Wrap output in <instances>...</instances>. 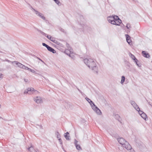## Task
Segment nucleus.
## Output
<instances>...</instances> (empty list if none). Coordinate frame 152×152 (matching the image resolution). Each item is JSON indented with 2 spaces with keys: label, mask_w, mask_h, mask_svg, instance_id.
<instances>
[{
  "label": "nucleus",
  "mask_w": 152,
  "mask_h": 152,
  "mask_svg": "<svg viewBox=\"0 0 152 152\" xmlns=\"http://www.w3.org/2000/svg\"><path fill=\"white\" fill-rule=\"evenodd\" d=\"M84 63L90 68L96 74L98 73V68L95 62L91 58H85L84 60Z\"/></svg>",
  "instance_id": "1"
},
{
  "label": "nucleus",
  "mask_w": 152,
  "mask_h": 152,
  "mask_svg": "<svg viewBox=\"0 0 152 152\" xmlns=\"http://www.w3.org/2000/svg\"><path fill=\"white\" fill-rule=\"evenodd\" d=\"M119 143L122 146L125 148L126 147L128 146V148L130 147V145L128 142L126 141L123 138H120L118 139Z\"/></svg>",
  "instance_id": "2"
},
{
  "label": "nucleus",
  "mask_w": 152,
  "mask_h": 152,
  "mask_svg": "<svg viewBox=\"0 0 152 152\" xmlns=\"http://www.w3.org/2000/svg\"><path fill=\"white\" fill-rule=\"evenodd\" d=\"M37 31L39 32L41 34H42V35L45 36V37H46L47 38H48L49 39L50 41H52V40L53 39H54V37H52L50 35H47V34L45 33L44 32L42 31L39 30H38Z\"/></svg>",
  "instance_id": "3"
},
{
  "label": "nucleus",
  "mask_w": 152,
  "mask_h": 152,
  "mask_svg": "<svg viewBox=\"0 0 152 152\" xmlns=\"http://www.w3.org/2000/svg\"><path fill=\"white\" fill-rule=\"evenodd\" d=\"M130 103L136 110L139 111L140 110V108L134 101H130Z\"/></svg>",
  "instance_id": "4"
},
{
  "label": "nucleus",
  "mask_w": 152,
  "mask_h": 152,
  "mask_svg": "<svg viewBox=\"0 0 152 152\" xmlns=\"http://www.w3.org/2000/svg\"><path fill=\"white\" fill-rule=\"evenodd\" d=\"M92 108L97 114L99 115L102 114V113L101 110L96 106H95V107H93Z\"/></svg>",
  "instance_id": "5"
},
{
  "label": "nucleus",
  "mask_w": 152,
  "mask_h": 152,
  "mask_svg": "<svg viewBox=\"0 0 152 152\" xmlns=\"http://www.w3.org/2000/svg\"><path fill=\"white\" fill-rule=\"evenodd\" d=\"M34 101L37 104H39L42 102V98L40 96H37L34 98Z\"/></svg>",
  "instance_id": "6"
},
{
  "label": "nucleus",
  "mask_w": 152,
  "mask_h": 152,
  "mask_svg": "<svg viewBox=\"0 0 152 152\" xmlns=\"http://www.w3.org/2000/svg\"><path fill=\"white\" fill-rule=\"evenodd\" d=\"M35 14L43 20H45V18L44 16L43 15L37 11H35Z\"/></svg>",
  "instance_id": "7"
},
{
  "label": "nucleus",
  "mask_w": 152,
  "mask_h": 152,
  "mask_svg": "<svg viewBox=\"0 0 152 152\" xmlns=\"http://www.w3.org/2000/svg\"><path fill=\"white\" fill-rule=\"evenodd\" d=\"M125 36L126 38L127 42L129 45H131L132 40L131 39L130 37L128 34H125Z\"/></svg>",
  "instance_id": "8"
},
{
  "label": "nucleus",
  "mask_w": 152,
  "mask_h": 152,
  "mask_svg": "<svg viewBox=\"0 0 152 152\" xmlns=\"http://www.w3.org/2000/svg\"><path fill=\"white\" fill-rule=\"evenodd\" d=\"M142 55L144 57L148 58L150 56L149 53H147L145 51H143L142 52Z\"/></svg>",
  "instance_id": "9"
},
{
  "label": "nucleus",
  "mask_w": 152,
  "mask_h": 152,
  "mask_svg": "<svg viewBox=\"0 0 152 152\" xmlns=\"http://www.w3.org/2000/svg\"><path fill=\"white\" fill-rule=\"evenodd\" d=\"M64 136L67 140H70V136L69 135V133L68 132L64 134Z\"/></svg>",
  "instance_id": "10"
},
{
  "label": "nucleus",
  "mask_w": 152,
  "mask_h": 152,
  "mask_svg": "<svg viewBox=\"0 0 152 152\" xmlns=\"http://www.w3.org/2000/svg\"><path fill=\"white\" fill-rule=\"evenodd\" d=\"M14 63H15V64L17 65L20 68H22V67L23 66V64L17 61H14L12 62V63L13 64Z\"/></svg>",
  "instance_id": "11"
},
{
  "label": "nucleus",
  "mask_w": 152,
  "mask_h": 152,
  "mask_svg": "<svg viewBox=\"0 0 152 152\" xmlns=\"http://www.w3.org/2000/svg\"><path fill=\"white\" fill-rule=\"evenodd\" d=\"M48 50L51 52H52L53 53H56V50L51 47L49 46L48 48H47Z\"/></svg>",
  "instance_id": "12"
},
{
  "label": "nucleus",
  "mask_w": 152,
  "mask_h": 152,
  "mask_svg": "<svg viewBox=\"0 0 152 152\" xmlns=\"http://www.w3.org/2000/svg\"><path fill=\"white\" fill-rule=\"evenodd\" d=\"M126 149H127V150L129 151L130 150V152H135L134 149L132 148L131 146V145H130V147H129V148H128V146L126 147L125 148Z\"/></svg>",
  "instance_id": "13"
},
{
  "label": "nucleus",
  "mask_w": 152,
  "mask_h": 152,
  "mask_svg": "<svg viewBox=\"0 0 152 152\" xmlns=\"http://www.w3.org/2000/svg\"><path fill=\"white\" fill-rule=\"evenodd\" d=\"M140 115L141 117L145 120H146V119H147V115L144 113H142V114H141V115Z\"/></svg>",
  "instance_id": "14"
},
{
  "label": "nucleus",
  "mask_w": 152,
  "mask_h": 152,
  "mask_svg": "<svg viewBox=\"0 0 152 152\" xmlns=\"http://www.w3.org/2000/svg\"><path fill=\"white\" fill-rule=\"evenodd\" d=\"M65 53L67 55L69 56V57L72 58V57L70 55V51L69 50H65Z\"/></svg>",
  "instance_id": "15"
},
{
  "label": "nucleus",
  "mask_w": 152,
  "mask_h": 152,
  "mask_svg": "<svg viewBox=\"0 0 152 152\" xmlns=\"http://www.w3.org/2000/svg\"><path fill=\"white\" fill-rule=\"evenodd\" d=\"M116 22L117 21L114 20H111V21L110 23L112 24L115 25H118V24Z\"/></svg>",
  "instance_id": "16"
},
{
  "label": "nucleus",
  "mask_w": 152,
  "mask_h": 152,
  "mask_svg": "<svg viewBox=\"0 0 152 152\" xmlns=\"http://www.w3.org/2000/svg\"><path fill=\"white\" fill-rule=\"evenodd\" d=\"M51 41L57 45H59L60 44L59 42L55 38H54V39L52 40Z\"/></svg>",
  "instance_id": "17"
},
{
  "label": "nucleus",
  "mask_w": 152,
  "mask_h": 152,
  "mask_svg": "<svg viewBox=\"0 0 152 152\" xmlns=\"http://www.w3.org/2000/svg\"><path fill=\"white\" fill-rule=\"evenodd\" d=\"M51 41L57 45H59L60 44L59 42L55 38H54V39L52 40Z\"/></svg>",
  "instance_id": "18"
},
{
  "label": "nucleus",
  "mask_w": 152,
  "mask_h": 152,
  "mask_svg": "<svg viewBox=\"0 0 152 152\" xmlns=\"http://www.w3.org/2000/svg\"><path fill=\"white\" fill-rule=\"evenodd\" d=\"M75 146L77 150H82L81 148L80 145L77 144L75 145Z\"/></svg>",
  "instance_id": "19"
},
{
  "label": "nucleus",
  "mask_w": 152,
  "mask_h": 152,
  "mask_svg": "<svg viewBox=\"0 0 152 152\" xmlns=\"http://www.w3.org/2000/svg\"><path fill=\"white\" fill-rule=\"evenodd\" d=\"M34 150V148L33 147V145H31V146L28 148V150L30 152H32Z\"/></svg>",
  "instance_id": "20"
},
{
  "label": "nucleus",
  "mask_w": 152,
  "mask_h": 152,
  "mask_svg": "<svg viewBox=\"0 0 152 152\" xmlns=\"http://www.w3.org/2000/svg\"><path fill=\"white\" fill-rule=\"evenodd\" d=\"M131 56V58H132V59H133L134 61L136 60V61H137V59L136 58L135 56L134 55L131 53V56Z\"/></svg>",
  "instance_id": "21"
},
{
  "label": "nucleus",
  "mask_w": 152,
  "mask_h": 152,
  "mask_svg": "<svg viewBox=\"0 0 152 152\" xmlns=\"http://www.w3.org/2000/svg\"><path fill=\"white\" fill-rule=\"evenodd\" d=\"M89 103L90 104L92 108H93V107H95L96 106L91 100L90 101Z\"/></svg>",
  "instance_id": "22"
},
{
  "label": "nucleus",
  "mask_w": 152,
  "mask_h": 152,
  "mask_svg": "<svg viewBox=\"0 0 152 152\" xmlns=\"http://www.w3.org/2000/svg\"><path fill=\"white\" fill-rule=\"evenodd\" d=\"M134 61L136 63V64L137 66L139 67H140L141 66L140 63L138 60L137 61H136V60Z\"/></svg>",
  "instance_id": "23"
},
{
  "label": "nucleus",
  "mask_w": 152,
  "mask_h": 152,
  "mask_svg": "<svg viewBox=\"0 0 152 152\" xmlns=\"http://www.w3.org/2000/svg\"><path fill=\"white\" fill-rule=\"evenodd\" d=\"M125 77L124 76H123L121 77V84H123L125 81Z\"/></svg>",
  "instance_id": "24"
},
{
  "label": "nucleus",
  "mask_w": 152,
  "mask_h": 152,
  "mask_svg": "<svg viewBox=\"0 0 152 152\" xmlns=\"http://www.w3.org/2000/svg\"><path fill=\"white\" fill-rule=\"evenodd\" d=\"M113 17V20L117 21L119 18L117 16V15H114Z\"/></svg>",
  "instance_id": "25"
},
{
  "label": "nucleus",
  "mask_w": 152,
  "mask_h": 152,
  "mask_svg": "<svg viewBox=\"0 0 152 152\" xmlns=\"http://www.w3.org/2000/svg\"><path fill=\"white\" fill-rule=\"evenodd\" d=\"M28 91L29 92L31 93V91H34V89L33 88H28Z\"/></svg>",
  "instance_id": "26"
},
{
  "label": "nucleus",
  "mask_w": 152,
  "mask_h": 152,
  "mask_svg": "<svg viewBox=\"0 0 152 152\" xmlns=\"http://www.w3.org/2000/svg\"><path fill=\"white\" fill-rule=\"evenodd\" d=\"M59 142L60 143V144L61 145V147L63 148V149H64V148L63 147V146L62 145V141L61 140V139L60 138H59L58 139Z\"/></svg>",
  "instance_id": "27"
},
{
  "label": "nucleus",
  "mask_w": 152,
  "mask_h": 152,
  "mask_svg": "<svg viewBox=\"0 0 152 152\" xmlns=\"http://www.w3.org/2000/svg\"><path fill=\"white\" fill-rule=\"evenodd\" d=\"M56 135H57V138L58 139L59 138H60L61 137V136L59 133V132L58 131H56Z\"/></svg>",
  "instance_id": "28"
},
{
  "label": "nucleus",
  "mask_w": 152,
  "mask_h": 152,
  "mask_svg": "<svg viewBox=\"0 0 152 152\" xmlns=\"http://www.w3.org/2000/svg\"><path fill=\"white\" fill-rule=\"evenodd\" d=\"M22 68L23 69L28 70L29 68L25 65H23V66L22 67Z\"/></svg>",
  "instance_id": "29"
},
{
  "label": "nucleus",
  "mask_w": 152,
  "mask_h": 152,
  "mask_svg": "<svg viewBox=\"0 0 152 152\" xmlns=\"http://www.w3.org/2000/svg\"><path fill=\"white\" fill-rule=\"evenodd\" d=\"M113 20V17H109L108 18V20L109 23L111 21V20Z\"/></svg>",
  "instance_id": "30"
},
{
  "label": "nucleus",
  "mask_w": 152,
  "mask_h": 152,
  "mask_svg": "<svg viewBox=\"0 0 152 152\" xmlns=\"http://www.w3.org/2000/svg\"><path fill=\"white\" fill-rule=\"evenodd\" d=\"M126 27L127 29H129L131 28V26L129 23H127Z\"/></svg>",
  "instance_id": "31"
},
{
  "label": "nucleus",
  "mask_w": 152,
  "mask_h": 152,
  "mask_svg": "<svg viewBox=\"0 0 152 152\" xmlns=\"http://www.w3.org/2000/svg\"><path fill=\"white\" fill-rule=\"evenodd\" d=\"M58 5H61L59 1L58 0H53Z\"/></svg>",
  "instance_id": "32"
},
{
  "label": "nucleus",
  "mask_w": 152,
  "mask_h": 152,
  "mask_svg": "<svg viewBox=\"0 0 152 152\" xmlns=\"http://www.w3.org/2000/svg\"><path fill=\"white\" fill-rule=\"evenodd\" d=\"M29 71L31 72L32 73H36V72L33 69H32L30 68H29L28 70Z\"/></svg>",
  "instance_id": "33"
},
{
  "label": "nucleus",
  "mask_w": 152,
  "mask_h": 152,
  "mask_svg": "<svg viewBox=\"0 0 152 152\" xmlns=\"http://www.w3.org/2000/svg\"><path fill=\"white\" fill-rule=\"evenodd\" d=\"M24 94H31V93H30L28 91V89H27L26 90H25L24 92Z\"/></svg>",
  "instance_id": "34"
},
{
  "label": "nucleus",
  "mask_w": 152,
  "mask_h": 152,
  "mask_svg": "<svg viewBox=\"0 0 152 152\" xmlns=\"http://www.w3.org/2000/svg\"><path fill=\"white\" fill-rule=\"evenodd\" d=\"M121 20L120 19H119L118 20H117V21L116 22V23L118 24V26L119 25V24L120 23H121Z\"/></svg>",
  "instance_id": "35"
},
{
  "label": "nucleus",
  "mask_w": 152,
  "mask_h": 152,
  "mask_svg": "<svg viewBox=\"0 0 152 152\" xmlns=\"http://www.w3.org/2000/svg\"><path fill=\"white\" fill-rule=\"evenodd\" d=\"M42 45L43 46L46 47L47 48L49 46V45H47L46 44L44 43H42Z\"/></svg>",
  "instance_id": "36"
},
{
  "label": "nucleus",
  "mask_w": 152,
  "mask_h": 152,
  "mask_svg": "<svg viewBox=\"0 0 152 152\" xmlns=\"http://www.w3.org/2000/svg\"><path fill=\"white\" fill-rule=\"evenodd\" d=\"M3 75L1 73H0V81L3 78Z\"/></svg>",
  "instance_id": "37"
},
{
  "label": "nucleus",
  "mask_w": 152,
  "mask_h": 152,
  "mask_svg": "<svg viewBox=\"0 0 152 152\" xmlns=\"http://www.w3.org/2000/svg\"><path fill=\"white\" fill-rule=\"evenodd\" d=\"M24 81L26 83H28L29 81H28V80L27 79H26L25 78H24Z\"/></svg>",
  "instance_id": "38"
},
{
  "label": "nucleus",
  "mask_w": 152,
  "mask_h": 152,
  "mask_svg": "<svg viewBox=\"0 0 152 152\" xmlns=\"http://www.w3.org/2000/svg\"><path fill=\"white\" fill-rule=\"evenodd\" d=\"M74 144L75 145H76V144H77V143L78 142L75 139H74Z\"/></svg>",
  "instance_id": "39"
},
{
  "label": "nucleus",
  "mask_w": 152,
  "mask_h": 152,
  "mask_svg": "<svg viewBox=\"0 0 152 152\" xmlns=\"http://www.w3.org/2000/svg\"><path fill=\"white\" fill-rule=\"evenodd\" d=\"M137 111H138L140 115H141V114H142V113H144L143 111L140 110Z\"/></svg>",
  "instance_id": "40"
},
{
  "label": "nucleus",
  "mask_w": 152,
  "mask_h": 152,
  "mask_svg": "<svg viewBox=\"0 0 152 152\" xmlns=\"http://www.w3.org/2000/svg\"><path fill=\"white\" fill-rule=\"evenodd\" d=\"M85 99L88 102L91 100L90 99L87 97Z\"/></svg>",
  "instance_id": "41"
},
{
  "label": "nucleus",
  "mask_w": 152,
  "mask_h": 152,
  "mask_svg": "<svg viewBox=\"0 0 152 152\" xmlns=\"http://www.w3.org/2000/svg\"><path fill=\"white\" fill-rule=\"evenodd\" d=\"M35 57L36 58H37L39 60H40L42 62L44 63V61L42 60H41V59H40L39 58H38V57H37L36 56H35Z\"/></svg>",
  "instance_id": "42"
},
{
  "label": "nucleus",
  "mask_w": 152,
  "mask_h": 152,
  "mask_svg": "<svg viewBox=\"0 0 152 152\" xmlns=\"http://www.w3.org/2000/svg\"><path fill=\"white\" fill-rule=\"evenodd\" d=\"M30 7H31V10H32L33 11H34V12H35V11H36V10H35L31 6H30Z\"/></svg>",
  "instance_id": "43"
},
{
  "label": "nucleus",
  "mask_w": 152,
  "mask_h": 152,
  "mask_svg": "<svg viewBox=\"0 0 152 152\" xmlns=\"http://www.w3.org/2000/svg\"><path fill=\"white\" fill-rule=\"evenodd\" d=\"M30 7H31V10H32L33 11H34V12H35V11H36V10H35L31 6H30Z\"/></svg>",
  "instance_id": "44"
},
{
  "label": "nucleus",
  "mask_w": 152,
  "mask_h": 152,
  "mask_svg": "<svg viewBox=\"0 0 152 152\" xmlns=\"http://www.w3.org/2000/svg\"><path fill=\"white\" fill-rule=\"evenodd\" d=\"M34 92L35 94H37L39 93V92L37 90H34Z\"/></svg>",
  "instance_id": "45"
},
{
  "label": "nucleus",
  "mask_w": 152,
  "mask_h": 152,
  "mask_svg": "<svg viewBox=\"0 0 152 152\" xmlns=\"http://www.w3.org/2000/svg\"><path fill=\"white\" fill-rule=\"evenodd\" d=\"M77 90H78V91H79V92L81 94H82V92L81 91H80L79 88H77Z\"/></svg>",
  "instance_id": "46"
},
{
  "label": "nucleus",
  "mask_w": 152,
  "mask_h": 152,
  "mask_svg": "<svg viewBox=\"0 0 152 152\" xmlns=\"http://www.w3.org/2000/svg\"><path fill=\"white\" fill-rule=\"evenodd\" d=\"M6 61H7L8 62H11V61H10V60H8V59L6 60ZM11 62L12 63V62Z\"/></svg>",
  "instance_id": "47"
},
{
  "label": "nucleus",
  "mask_w": 152,
  "mask_h": 152,
  "mask_svg": "<svg viewBox=\"0 0 152 152\" xmlns=\"http://www.w3.org/2000/svg\"><path fill=\"white\" fill-rule=\"evenodd\" d=\"M38 151V150L37 149L36 150L34 151V152H37V151Z\"/></svg>",
  "instance_id": "48"
},
{
  "label": "nucleus",
  "mask_w": 152,
  "mask_h": 152,
  "mask_svg": "<svg viewBox=\"0 0 152 152\" xmlns=\"http://www.w3.org/2000/svg\"><path fill=\"white\" fill-rule=\"evenodd\" d=\"M0 119H2V117L0 116Z\"/></svg>",
  "instance_id": "49"
},
{
  "label": "nucleus",
  "mask_w": 152,
  "mask_h": 152,
  "mask_svg": "<svg viewBox=\"0 0 152 152\" xmlns=\"http://www.w3.org/2000/svg\"><path fill=\"white\" fill-rule=\"evenodd\" d=\"M84 26H82V27H83V28H84V26H85V25H83Z\"/></svg>",
  "instance_id": "50"
},
{
  "label": "nucleus",
  "mask_w": 152,
  "mask_h": 152,
  "mask_svg": "<svg viewBox=\"0 0 152 152\" xmlns=\"http://www.w3.org/2000/svg\"><path fill=\"white\" fill-rule=\"evenodd\" d=\"M63 29H62V30H61V31H63Z\"/></svg>",
  "instance_id": "51"
}]
</instances>
